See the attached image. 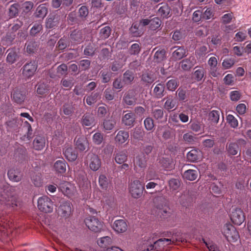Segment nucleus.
<instances>
[{"instance_id": "1", "label": "nucleus", "mask_w": 251, "mask_h": 251, "mask_svg": "<svg viewBox=\"0 0 251 251\" xmlns=\"http://www.w3.org/2000/svg\"><path fill=\"white\" fill-rule=\"evenodd\" d=\"M170 239L161 238L157 240L153 234L145 237L142 245L143 251H163L165 248L170 245Z\"/></svg>"}, {"instance_id": "2", "label": "nucleus", "mask_w": 251, "mask_h": 251, "mask_svg": "<svg viewBox=\"0 0 251 251\" xmlns=\"http://www.w3.org/2000/svg\"><path fill=\"white\" fill-rule=\"evenodd\" d=\"M15 187L7 183L3 184V188H0V202L8 207L14 208L18 205L17 198L13 192Z\"/></svg>"}, {"instance_id": "3", "label": "nucleus", "mask_w": 251, "mask_h": 251, "mask_svg": "<svg viewBox=\"0 0 251 251\" xmlns=\"http://www.w3.org/2000/svg\"><path fill=\"white\" fill-rule=\"evenodd\" d=\"M223 233L229 242H235L239 238V234L234 226L230 224H226L223 228Z\"/></svg>"}, {"instance_id": "4", "label": "nucleus", "mask_w": 251, "mask_h": 251, "mask_svg": "<svg viewBox=\"0 0 251 251\" xmlns=\"http://www.w3.org/2000/svg\"><path fill=\"white\" fill-rule=\"evenodd\" d=\"M38 207L41 211L50 213L53 210V203L50 199L47 196H42L38 199Z\"/></svg>"}, {"instance_id": "5", "label": "nucleus", "mask_w": 251, "mask_h": 251, "mask_svg": "<svg viewBox=\"0 0 251 251\" xmlns=\"http://www.w3.org/2000/svg\"><path fill=\"white\" fill-rule=\"evenodd\" d=\"M129 189L132 197L137 199L142 196L144 186L140 181L135 180L130 183Z\"/></svg>"}, {"instance_id": "6", "label": "nucleus", "mask_w": 251, "mask_h": 251, "mask_svg": "<svg viewBox=\"0 0 251 251\" xmlns=\"http://www.w3.org/2000/svg\"><path fill=\"white\" fill-rule=\"evenodd\" d=\"M232 222L236 225H241L245 220V216L242 210L238 208H233L230 214Z\"/></svg>"}, {"instance_id": "7", "label": "nucleus", "mask_w": 251, "mask_h": 251, "mask_svg": "<svg viewBox=\"0 0 251 251\" xmlns=\"http://www.w3.org/2000/svg\"><path fill=\"white\" fill-rule=\"evenodd\" d=\"M86 226L92 231L100 232L103 227L102 223L94 216H90L85 220Z\"/></svg>"}, {"instance_id": "8", "label": "nucleus", "mask_w": 251, "mask_h": 251, "mask_svg": "<svg viewBox=\"0 0 251 251\" xmlns=\"http://www.w3.org/2000/svg\"><path fill=\"white\" fill-rule=\"evenodd\" d=\"M86 163L89 165L91 170L93 171H96L100 168L101 166V161L98 156L93 153H89L88 154Z\"/></svg>"}, {"instance_id": "9", "label": "nucleus", "mask_w": 251, "mask_h": 251, "mask_svg": "<svg viewBox=\"0 0 251 251\" xmlns=\"http://www.w3.org/2000/svg\"><path fill=\"white\" fill-rule=\"evenodd\" d=\"M59 189L64 195L69 198L74 195L76 190L75 185L67 181L61 182L59 185Z\"/></svg>"}, {"instance_id": "10", "label": "nucleus", "mask_w": 251, "mask_h": 251, "mask_svg": "<svg viewBox=\"0 0 251 251\" xmlns=\"http://www.w3.org/2000/svg\"><path fill=\"white\" fill-rule=\"evenodd\" d=\"M37 66V63L35 61L26 63L23 67V75L27 78H30L36 71Z\"/></svg>"}, {"instance_id": "11", "label": "nucleus", "mask_w": 251, "mask_h": 251, "mask_svg": "<svg viewBox=\"0 0 251 251\" xmlns=\"http://www.w3.org/2000/svg\"><path fill=\"white\" fill-rule=\"evenodd\" d=\"M72 204L70 201H65L60 204L58 208V213L65 218L68 217L72 213Z\"/></svg>"}, {"instance_id": "12", "label": "nucleus", "mask_w": 251, "mask_h": 251, "mask_svg": "<svg viewBox=\"0 0 251 251\" xmlns=\"http://www.w3.org/2000/svg\"><path fill=\"white\" fill-rule=\"evenodd\" d=\"M13 100L18 104L22 103L26 98V92L19 89L14 90L12 95Z\"/></svg>"}, {"instance_id": "13", "label": "nucleus", "mask_w": 251, "mask_h": 251, "mask_svg": "<svg viewBox=\"0 0 251 251\" xmlns=\"http://www.w3.org/2000/svg\"><path fill=\"white\" fill-rule=\"evenodd\" d=\"M20 174L21 171L19 169L13 168L8 170L7 176L10 180L19 182L22 179V176Z\"/></svg>"}, {"instance_id": "14", "label": "nucleus", "mask_w": 251, "mask_h": 251, "mask_svg": "<svg viewBox=\"0 0 251 251\" xmlns=\"http://www.w3.org/2000/svg\"><path fill=\"white\" fill-rule=\"evenodd\" d=\"M70 39L72 43L79 44L83 42L84 38L82 30L75 29L70 34Z\"/></svg>"}, {"instance_id": "15", "label": "nucleus", "mask_w": 251, "mask_h": 251, "mask_svg": "<svg viewBox=\"0 0 251 251\" xmlns=\"http://www.w3.org/2000/svg\"><path fill=\"white\" fill-rule=\"evenodd\" d=\"M63 154L69 161H74L77 157V153L72 147L66 146L63 151Z\"/></svg>"}, {"instance_id": "16", "label": "nucleus", "mask_w": 251, "mask_h": 251, "mask_svg": "<svg viewBox=\"0 0 251 251\" xmlns=\"http://www.w3.org/2000/svg\"><path fill=\"white\" fill-rule=\"evenodd\" d=\"M196 62L195 57L191 56L188 58L182 60L180 62V65L183 70L188 71L194 66Z\"/></svg>"}, {"instance_id": "17", "label": "nucleus", "mask_w": 251, "mask_h": 251, "mask_svg": "<svg viewBox=\"0 0 251 251\" xmlns=\"http://www.w3.org/2000/svg\"><path fill=\"white\" fill-rule=\"evenodd\" d=\"M127 225L124 220H118L115 221L113 228L117 233H123L127 230Z\"/></svg>"}, {"instance_id": "18", "label": "nucleus", "mask_w": 251, "mask_h": 251, "mask_svg": "<svg viewBox=\"0 0 251 251\" xmlns=\"http://www.w3.org/2000/svg\"><path fill=\"white\" fill-rule=\"evenodd\" d=\"M81 123L83 126H92L95 125V120L93 114L85 113L82 117Z\"/></svg>"}, {"instance_id": "19", "label": "nucleus", "mask_w": 251, "mask_h": 251, "mask_svg": "<svg viewBox=\"0 0 251 251\" xmlns=\"http://www.w3.org/2000/svg\"><path fill=\"white\" fill-rule=\"evenodd\" d=\"M45 138L43 136H36L33 142V148L36 150L40 151L45 147Z\"/></svg>"}, {"instance_id": "20", "label": "nucleus", "mask_w": 251, "mask_h": 251, "mask_svg": "<svg viewBox=\"0 0 251 251\" xmlns=\"http://www.w3.org/2000/svg\"><path fill=\"white\" fill-rule=\"evenodd\" d=\"M129 134L127 131L125 130H120L118 132L115 140L118 145H122L128 140Z\"/></svg>"}, {"instance_id": "21", "label": "nucleus", "mask_w": 251, "mask_h": 251, "mask_svg": "<svg viewBox=\"0 0 251 251\" xmlns=\"http://www.w3.org/2000/svg\"><path fill=\"white\" fill-rule=\"evenodd\" d=\"M114 155L115 160L118 164H123L127 159V151L126 150L119 151Z\"/></svg>"}, {"instance_id": "22", "label": "nucleus", "mask_w": 251, "mask_h": 251, "mask_svg": "<svg viewBox=\"0 0 251 251\" xmlns=\"http://www.w3.org/2000/svg\"><path fill=\"white\" fill-rule=\"evenodd\" d=\"M171 9L167 4L160 6L157 11V14L163 18H168L171 16Z\"/></svg>"}, {"instance_id": "23", "label": "nucleus", "mask_w": 251, "mask_h": 251, "mask_svg": "<svg viewBox=\"0 0 251 251\" xmlns=\"http://www.w3.org/2000/svg\"><path fill=\"white\" fill-rule=\"evenodd\" d=\"M197 69L192 74V78L197 81H201L205 74V70L203 67L197 66L195 69Z\"/></svg>"}, {"instance_id": "24", "label": "nucleus", "mask_w": 251, "mask_h": 251, "mask_svg": "<svg viewBox=\"0 0 251 251\" xmlns=\"http://www.w3.org/2000/svg\"><path fill=\"white\" fill-rule=\"evenodd\" d=\"M76 148L80 151H84L88 146L87 139L84 137H79L75 140Z\"/></svg>"}, {"instance_id": "25", "label": "nucleus", "mask_w": 251, "mask_h": 251, "mask_svg": "<svg viewBox=\"0 0 251 251\" xmlns=\"http://www.w3.org/2000/svg\"><path fill=\"white\" fill-rule=\"evenodd\" d=\"M67 163L64 160H57L54 164L53 167L55 171L60 174H63L66 171Z\"/></svg>"}, {"instance_id": "26", "label": "nucleus", "mask_w": 251, "mask_h": 251, "mask_svg": "<svg viewBox=\"0 0 251 251\" xmlns=\"http://www.w3.org/2000/svg\"><path fill=\"white\" fill-rule=\"evenodd\" d=\"M176 49L172 54L173 57L175 60H180L186 56V50L183 47H175Z\"/></svg>"}, {"instance_id": "27", "label": "nucleus", "mask_w": 251, "mask_h": 251, "mask_svg": "<svg viewBox=\"0 0 251 251\" xmlns=\"http://www.w3.org/2000/svg\"><path fill=\"white\" fill-rule=\"evenodd\" d=\"M133 90H129L125 94L124 100L126 104L131 105L136 103V99Z\"/></svg>"}, {"instance_id": "28", "label": "nucleus", "mask_w": 251, "mask_h": 251, "mask_svg": "<svg viewBox=\"0 0 251 251\" xmlns=\"http://www.w3.org/2000/svg\"><path fill=\"white\" fill-rule=\"evenodd\" d=\"M200 151L197 149H193L189 151L187 154V158L190 162L197 161L201 156Z\"/></svg>"}, {"instance_id": "29", "label": "nucleus", "mask_w": 251, "mask_h": 251, "mask_svg": "<svg viewBox=\"0 0 251 251\" xmlns=\"http://www.w3.org/2000/svg\"><path fill=\"white\" fill-rule=\"evenodd\" d=\"M190 127L194 132H200L201 133L204 132V125L201 121H191L190 123Z\"/></svg>"}, {"instance_id": "30", "label": "nucleus", "mask_w": 251, "mask_h": 251, "mask_svg": "<svg viewBox=\"0 0 251 251\" xmlns=\"http://www.w3.org/2000/svg\"><path fill=\"white\" fill-rule=\"evenodd\" d=\"M165 86L163 83L157 84L154 88L153 93L156 98L160 99L163 97L164 95Z\"/></svg>"}, {"instance_id": "31", "label": "nucleus", "mask_w": 251, "mask_h": 251, "mask_svg": "<svg viewBox=\"0 0 251 251\" xmlns=\"http://www.w3.org/2000/svg\"><path fill=\"white\" fill-rule=\"evenodd\" d=\"M48 13V8L45 4L40 5L36 8L35 16L37 18H44Z\"/></svg>"}, {"instance_id": "32", "label": "nucleus", "mask_w": 251, "mask_h": 251, "mask_svg": "<svg viewBox=\"0 0 251 251\" xmlns=\"http://www.w3.org/2000/svg\"><path fill=\"white\" fill-rule=\"evenodd\" d=\"M58 25V17L55 15H50L47 19L46 26L47 28H51Z\"/></svg>"}, {"instance_id": "33", "label": "nucleus", "mask_w": 251, "mask_h": 251, "mask_svg": "<svg viewBox=\"0 0 251 251\" xmlns=\"http://www.w3.org/2000/svg\"><path fill=\"white\" fill-rule=\"evenodd\" d=\"M123 123L126 126H132L135 121V116L132 113L126 114L123 118Z\"/></svg>"}, {"instance_id": "34", "label": "nucleus", "mask_w": 251, "mask_h": 251, "mask_svg": "<svg viewBox=\"0 0 251 251\" xmlns=\"http://www.w3.org/2000/svg\"><path fill=\"white\" fill-rule=\"evenodd\" d=\"M147 159L144 155H138L135 157L134 164L141 168H144L146 166Z\"/></svg>"}, {"instance_id": "35", "label": "nucleus", "mask_w": 251, "mask_h": 251, "mask_svg": "<svg viewBox=\"0 0 251 251\" xmlns=\"http://www.w3.org/2000/svg\"><path fill=\"white\" fill-rule=\"evenodd\" d=\"M140 26L139 23H134L132 24L130 28V30L133 36L138 37L142 35L143 31Z\"/></svg>"}, {"instance_id": "36", "label": "nucleus", "mask_w": 251, "mask_h": 251, "mask_svg": "<svg viewBox=\"0 0 251 251\" xmlns=\"http://www.w3.org/2000/svg\"><path fill=\"white\" fill-rule=\"evenodd\" d=\"M70 45V40L67 37H63L59 40L57 42L56 47L58 50H63L65 49Z\"/></svg>"}, {"instance_id": "37", "label": "nucleus", "mask_w": 251, "mask_h": 251, "mask_svg": "<svg viewBox=\"0 0 251 251\" xmlns=\"http://www.w3.org/2000/svg\"><path fill=\"white\" fill-rule=\"evenodd\" d=\"M98 245L101 248L106 249L107 251L109 249V245L110 244V237L109 236H104L100 238L97 241Z\"/></svg>"}, {"instance_id": "38", "label": "nucleus", "mask_w": 251, "mask_h": 251, "mask_svg": "<svg viewBox=\"0 0 251 251\" xmlns=\"http://www.w3.org/2000/svg\"><path fill=\"white\" fill-rule=\"evenodd\" d=\"M198 176V172L195 170H188L184 173L183 177L190 181L195 180Z\"/></svg>"}, {"instance_id": "39", "label": "nucleus", "mask_w": 251, "mask_h": 251, "mask_svg": "<svg viewBox=\"0 0 251 251\" xmlns=\"http://www.w3.org/2000/svg\"><path fill=\"white\" fill-rule=\"evenodd\" d=\"M7 52H9L6 58L7 61L10 64L14 63L18 57V54L16 50L14 49H9L7 50Z\"/></svg>"}, {"instance_id": "40", "label": "nucleus", "mask_w": 251, "mask_h": 251, "mask_svg": "<svg viewBox=\"0 0 251 251\" xmlns=\"http://www.w3.org/2000/svg\"><path fill=\"white\" fill-rule=\"evenodd\" d=\"M99 97L100 95L98 92H92L90 95L86 98V102L88 105H91L96 102Z\"/></svg>"}, {"instance_id": "41", "label": "nucleus", "mask_w": 251, "mask_h": 251, "mask_svg": "<svg viewBox=\"0 0 251 251\" xmlns=\"http://www.w3.org/2000/svg\"><path fill=\"white\" fill-rule=\"evenodd\" d=\"M162 208L160 206L157 207V208L159 209L158 213L161 214V216L163 218H167L170 217L172 215V211L170 208L166 206L163 207L162 206Z\"/></svg>"}, {"instance_id": "42", "label": "nucleus", "mask_w": 251, "mask_h": 251, "mask_svg": "<svg viewBox=\"0 0 251 251\" xmlns=\"http://www.w3.org/2000/svg\"><path fill=\"white\" fill-rule=\"evenodd\" d=\"M154 60L157 62H160L166 57V51L164 49L157 50L154 54Z\"/></svg>"}, {"instance_id": "43", "label": "nucleus", "mask_w": 251, "mask_h": 251, "mask_svg": "<svg viewBox=\"0 0 251 251\" xmlns=\"http://www.w3.org/2000/svg\"><path fill=\"white\" fill-rule=\"evenodd\" d=\"M24 125L27 128V132L26 134L23 137V139L25 140V138H26L28 141H29L33 136L31 126L30 124L27 121H25L24 123Z\"/></svg>"}, {"instance_id": "44", "label": "nucleus", "mask_w": 251, "mask_h": 251, "mask_svg": "<svg viewBox=\"0 0 251 251\" xmlns=\"http://www.w3.org/2000/svg\"><path fill=\"white\" fill-rule=\"evenodd\" d=\"M209 120L214 124H217L220 118V112L218 110H213L208 115Z\"/></svg>"}, {"instance_id": "45", "label": "nucleus", "mask_w": 251, "mask_h": 251, "mask_svg": "<svg viewBox=\"0 0 251 251\" xmlns=\"http://www.w3.org/2000/svg\"><path fill=\"white\" fill-rule=\"evenodd\" d=\"M38 43L35 41H31L26 44V51L28 53H33L37 50Z\"/></svg>"}, {"instance_id": "46", "label": "nucleus", "mask_w": 251, "mask_h": 251, "mask_svg": "<svg viewBox=\"0 0 251 251\" xmlns=\"http://www.w3.org/2000/svg\"><path fill=\"white\" fill-rule=\"evenodd\" d=\"M227 122L232 128H236L238 126V121L237 119L232 115L228 114L226 116Z\"/></svg>"}, {"instance_id": "47", "label": "nucleus", "mask_w": 251, "mask_h": 251, "mask_svg": "<svg viewBox=\"0 0 251 251\" xmlns=\"http://www.w3.org/2000/svg\"><path fill=\"white\" fill-rule=\"evenodd\" d=\"M153 118L158 121H161L163 118L164 111L162 109H154L152 110Z\"/></svg>"}, {"instance_id": "48", "label": "nucleus", "mask_w": 251, "mask_h": 251, "mask_svg": "<svg viewBox=\"0 0 251 251\" xmlns=\"http://www.w3.org/2000/svg\"><path fill=\"white\" fill-rule=\"evenodd\" d=\"M238 149V145L235 143H230L227 147L228 152L232 155H235L237 154Z\"/></svg>"}, {"instance_id": "49", "label": "nucleus", "mask_w": 251, "mask_h": 251, "mask_svg": "<svg viewBox=\"0 0 251 251\" xmlns=\"http://www.w3.org/2000/svg\"><path fill=\"white\" fill-rule=\"evenodd\" d=\"M150 27L151 30H155L158 28L161 24V21L157 17L151 20Z\"/></svg>"}, {"instance_id": "50", "label": "nucleus", "mask_w": 251, "mask_h": 251, "mask_svg": "<svg viewBox=\"0 0 251 251\" xmlns=\"http://www.w3.org/2000/svg\"><path fill=\"white\" fill-rule=\"evenodd\" d=\"M178 86V82L176 79L169 80L166 83V86L168 90L174 91Z\"/></svg>"}, {"instance_id": "51", "label": "nucleus", "mask_w": 251, "mask_h": 251, "mask_svg": "<svg viewBox=\"0 0 251 251\" xmlns=\"http://www.w3.org/2000/svg\"><path fill=\"white\" fill-rule=\"evenodd\" d=\"M62 110L64 114L66 115H71L74 111V107L72 103H65Z\"/></svg>"}, {"instance_id": "52", "label": "nucleus", "mask_w": 251, "mask_h": 251, "mask_svg": "<svg viewBox=\"0 0 251 251\" xmlns=\"http://www.w3.org/2000/svg\"><path fill=\"white\" fill-rule=\"evenodd\" d=\"M247 37V33L245 30L239 31L236 33L234 39L235 41L241 42L244 41Z\"/></svg>"}, {"instance_id": "53", "label": "nucleus", "mask_w": 251, "mask_h": 251, "mask_svg": "<svg viewBox=\"0 0 251 251\" xmlns=\"http://www.w3.org/2000/svg\"><path fill=\"white\" fill-rule=\"evenodd\" d=\"M68 67L65 64H61L57 68V75L58 76L65 75L67 74Z\"/></svg>"}, {"instance_id": "54", "label": "nucleus", "mask_w": 251, "mask_h": 251, "mask_svg": "<svg viewBox=\"0 0 251 251\" xmlns=\"http://www.w3.org/2000/svg\"><path fill=\"white\" fill-rule=\"evenodd\" d=\"M235 59L234 58H226L222 62V66L225 69H228L231 68L235 64Z\"/></svg>"}, {"instance_id": "55", "label": "nucleus", "mask_w": 251, "mask_h": 251, "mask_svg": "<svg viewBox=\"0 0 251 251\" xmlns=\"http://www.w3.org/2000/svg\"><path fill=\"white\" fill-rule=\"evenodd\" d=\"M144 126L147 130H152L154 126L153 120L150 117L146 118L144 122Z\"/></svg>"}, {"instance_id": "56", "label": "nucleus", "mask_w": 251, "mask_h": 251, "mask_svg": "<svg viewBox=\"0 0 251 251\" xmlns=\"http://www.w3.org/2000/svg\"><path fill=\"white\" fill-rule=\"evenodd\" d=\"M88 13V9L86 6H82L78 10V16L82 20L85 19Z\"/></svg>"}, {"instance_id": "57", "label": "nucleus", "mask_w": 251, "mask_h": 251, "mask_svg": "<svg viewBox=\"0 0 251 251\" xmlns=\"http://www.w3.org/2000/svg\"><path fill=\"white\" fill-rule=\"evenodd\" d=\"M123 77V82L126 84L130 83L134 79L133 73L129 71L124 73Z\"/></svg>"}, {"instance_id": "58", "label": "nucleus", "mask_w": 251, "mask_h": 251, "mask_svg": "<svg viewBox=\"0 0 251 251\" xmlns=\"http://www.w3.org/2000/svg\"><path fill=\"white\" fill-rule=\"evenodd\" d=\"M141 79L146 83H151L155 80V78L153 75L145 73L142 75Z\"/></svg>"}, {"instance_id": "59", "label": "nucleus", "mask_w": 251, "mask_h": 251, "mask_svg": "<svg viewBox=\"0 0 251 251\" xmlns=\"http://www.w3.org/2000/svg\"><path fill=\"white\" fill-rule=\"evenodd\" d=\"M49 86L45 83H41L38 85L37 89V93L40 95H43L49 91Z\"/></svg>"}, {"instance_id": "60", "label": "nucleus", "mask_w": 251, "mask_h": 251, "mask_svg": "<svg viewBox=\"0 0 251 251\" xmlns=\"http://www.w3.org/2000/svg\"><path fill=\"white\" fill-rule=\"evenodd\" d=\"M192 19L193 21L196 23L200 22L201 20H203L202 10H197L195 11L193 14Z\"/></svg>"}, {"instance_id": "61", "label": "nucleus", "mask_w": 251, "mask_h": 251, "mask_svg": "<svg viewBox=\"0 0 251 251\" xmlns=\"http://www.w3.org/2000/svg\"><path fill=\"white\" fill-rule=\"evenodd\" d=\"M233 18V14L232 12L225 14L222 17V22L224 24H229Z\"/></svg>"}, {"instance_id": "62", "label": "nucleus", "mask_w": 251, "mask_h": 251, "mask_svg": "<svg viewBox=\"0 0 251 251\" xmlns=\"http://www.w3.org/2000/svg\"><path fill=\"white\" fill-rule=\"evenodd\" d=\"M214 16V13L211 8H207L204 12L202 11L203 20H207Z\"/></svg>"}, {"instance_id": "63", "label": "nucleus", "mask_w": 251, "mask_h": 251, "mask_svg": "<svg viewBox=\"0 0 251 251\" xmlns=\"http://www.w3.org/2000/svg\"><path fill=\"white\" fill-rule=\"evenodd\" d=\"M176 104V100L172 98H168L165 102V108L169 110L174 108Z\"/></svg>"}, {"instance_id": "64", "label": "nucleus", "mask_w": 251, "mask_h": 251, "mask_svg": "<svg viewBox=\"0 0 251 251\" xmlns=\"http://www.w3.org/2000/svg\"><path fill=\"white\" fill-rule=\"evenodd\" d=\"M18 4L14 3L10 6L9 9V14L11 17L16 16L18 13Z\"/></svg>"}]
</instances>
